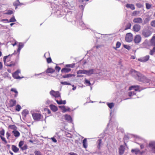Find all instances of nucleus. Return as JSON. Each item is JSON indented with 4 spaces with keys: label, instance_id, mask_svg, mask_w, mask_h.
Here are the masks:
<instances>
[{
    "label": "nucleus",
    "instance_id": "f257e3e1",
    "mask_svg": "<svg viewBox=\"0 0 155 155\" xmlns=\"http://www.w3.org/2000/svg\"><path fill=\"white\" fill-rule=\"evenodd\" d=\"M131 74L133 77L139 81L145 83H150V80L147 79L143 75L134 70H131Z\"/></svg>",
    "mask_w": 155,
    "mask_h": 155
},
{
    "label": "nucleus",
    "instance_id": "f03ea898",
    "mask_svg": "<svg viewBox=\"0 0 155 155\" xmlns=\"http://www.w3.org/2000/svg\"><path fill=\"white\" fill-rule=\"evenodd\" d=\"M140 89L139 86L138 85H133L130 87L129 88V90L132 89L134 90V91H131L128 93V95L130 97H132L131 98H135L136 97V91H138Z\"/></svg>",
    "mask_w": 155,
    "mask_h": 155
},
{
    "label": "nucleus",
    "instance_id": "7ed1b4c3",
    "mask_svg": "<svg viewBox=\"0 0 155 155\" xmlns=\"http://www.w3.org/2000/svg\"><path fill=\"white\" fill-rule=\"evenodd\" d=\"M147 147L151 152L155 153V141H150L147 145Z\"/></svg>",
    "mask_w": 155,
    "mask_h": 155
},
{
    "label": "nucleus",
    "instance_id": "20e7f679",
    "mask_svg": "<svg viewBox=\"0 0 155 155\" xmlns=\"http://www.w3.org/2000/svg\"><path fill=\"white\" fill-rule=\"evenodd\" d=\"M152 33V32L150 30L146 28L143 29L142 31V35L145 38L150 36Z\"/></svg>",
    "mask_w": 155,
    "mask_h": 155
},
{
    "label": "nucleus",
    "instance_id": "39448f33",
    "mask_svg": "<svg viewBox=\"0 0 155 155\" xmlns=\"http://www.w3.org/2000/svg\"><path fill=\"white\" fill-rule=\"evenodd\" d=\"M150 43L151 46H155L153 49L150 51L149 53V54L152 55L155 52V36L152 37L150 41Z\"/></svg>",
    "mask_w": 155,
    "mask_h": 155
},
{
    "label": "nucleus",
    "instance_id": "423d86ee",
    "mask_svg": "<svg viewBox=\"0 0 155 155\" xmlns=\"http://www.w3.org/2000/svg\"><path fill=\"white\" fill-rule=\"evenodd\" d=\"M20 73L21 70L19 69H18L16 71H15L12 74V76L14 79H20L23 78H24L23 76L20 77L18 75V74Z\"/></svg>",
    "mask_w": 155,
    "mask_h": 155
},
{
    "label": "nucleus",
    "instance_id": "0eeeda50",
    "mask_svg": "<svg viewBox=\"0 0 155 155\" xmlns=\"http://www.w3.org/2000/svg\"><path fill=\"white\" fill-rule=\"evenodd\" d=\"M50 94L51 95L54 97L55 98L61 97L60 94L58 91H55L52 90L50 91Z\"/></svg>",
    "mask_w": 155,
    "mask_h": 155
},
{
    "label": "nucleus",
    "instance_id": "6e6552de",
    "mask_svg": "<svg viewBox=\"0 0 155 155\" xmlns=\"http://www.w3.org/2000/svg\"><path fill=\"white\" fill-rule=\"evenodd\" d=\"M133 39V35L131 33L127 34L125 36V40L127 42H130Z\"/></svg>",
    "mask_w": 155,
    "mask_h": 155
},
{
    "label": "nucleus",
    "instance_id": "1a4fd4ad",
    "mask_svg": "<svg viewBox=\"0 0 155 155\" xmlns=\"http://www.w3.org/2000/svg\"><path fill=\"white\" fill-rule=\"evenodd\" d=\"M150 58L149 55H147L141 58L138 59V60L141 62H144L147 61Z\"/></svg>",
    "mask_w": 155,
    "mask_h": 155
},
{
    "label": "nucleus",
    "instance_id": "9d476101",
    "mask_svg": "<svg viewBox=\"0 0 155 155\" xmlns=\"http://www.w3.org/2000/svg\"><path fill=\"white\" fill-rule=\"evenodd\" d=\"M24 43L22 42H19L18 43V48L17 50V52L18 53V56L21 50L24 47Z\"/></svg>",
    "mask_w": 155,
    "mask_h": 155
},
{
    "label": "nucleus",
    "instance_id": "9b49d317",
    "mask_svg": "<svg viewBox=\"0 0 155 155\" xmlns=\"http://www.w3.org/2000/svg\"><path fill=\"white\" fill-rule=\"evenodd\" d=\"M141 29V26L137 24H135L133 27V29L135 32L139 31Z\"/></svg>",
    "mask_w": 155,
    "mask_h": 155
},
{
    "label": "nucleus",
    "instance_id": "f8f14e48",
    "mask_svg": "<svg viewBox=\"0 0 155 155\" xmlns=\"http://www.w3.org/2000/svg\"><path fill=\"white\" fill-rule=\"evenodd\" d=\"M59 107L63 111V112H65L67 111H70V108L68 107L64 106H59Z\"/></svg>",
    "mask_w": 155,
    "mask_h": 155
},
{
    "label": "nucleus",
    "instance_id": "ddd939ff",
    "mask_svg": "<svg viewBox=\"0 0 155 155\" xmlns=\"http://www.w3.org/2000/svg\"><path fill=\"white\" fill-rule=\"evenodd\" d=\"M141 37L140 35H136L134 39L135 42L137 44L139 43L141 41Z\"/></svg>",
    "mask_w": 155,
    "mask_h": 155
},
{
    "label": "nucleus",
    "instance_id": "4468645a",
    "mask_svg": "<svg viewBox=\"0 0 155 155\" xmlns=\"http://www.w3.org/2000/svg\"><path fill=\"white\" fill-rule=\"evenodd\" d=\"M143 19L140 18H137L134 19L133 22L134 23L141 24L142 23Z\"/></svg>",
    "mask_w": 155,
    "mask_h": 155
},
{
    "label": "nucleus",
    "instance_id": "2eb2a0df",
    "mask_svg": "<svg viewBox=\"0 0 155 155\" xmlns=\"http://www.w3.org/2000/svg\"><path fill=\"white\" fill-rule=\"evenodd\" d=\"M65 120L71 123L72 121V119L70 115L68 114H65L64 116Z\"/></svg>",
    "mask_w": 155,
    "mask_h": 155
},
{
    "label": "nucleus",
    "instance_id": "dca6fc26",
    "mask_svg": "<svg viewBox=\"0 0 155 155\" xmlns=\"http://www.w3.org/2000/svg\"><path fill=\"white\" fill-rule=\"evenodd\" d=\"M95 70L93 69H92L89 70H85V74L87 75H90L91 74H93Z\"/></svg>",
    "mask_w": 155,
    "mask_h": 155
},
{
    "label": "nucleus",
    "instance_id": "f3484780",
    "mask_svg": "<svg viewBox=\"0 0 155 155\" xmlns=\"http://www.w3.org/2000/svg\"><path fill=\"white\" fill-rule=\"evenodd\" d=\"M12 133L14 135L15 137H18L20 135V133L19 131H18L17 130H13L12 132Z\"/></svg>",
    "mask_w": 155,
    "mask_h": 155
},
{
    "label": "nucleus",
    "instance_id": "a211bd4d",
    "mask_svg": "<svg viewBox=\"0 0 155 155\" xmlns=\"http://www.w3.org/2000/svg\"><path fill=\"white\" fill-rule=\"evenodd\" d=\"M124 147L122 145L120 146V148L119 149V154L120 155H122L124 153Z\"/></svg>",
    "mask_w": 155,
    "mask_h": 155
},
{
    "label": "nucleus",
    "instance_id": "6ab92c4d",
    "mask_svg": "<svg viewBox=\"0 0 155 155\" xmlns=\"http://www.w3.org/2000/svg\"><path fill=\"white\" fill-rule=\"evenodd\" d=\"M55 71V70L51 68H48L46 71V72L47 73L49 74H52L54 73Z\"/></svg>",
    "mask_w": 155,
    "mask_h": 155
},
{
    "label": "nucleus",
    "instance_id": "aec40b11",
    "mask_svg": "<svg viewBox=\"0 0 155 155\" xmlns=\"http://www.w3.org/2000/svg\"><path fill=\"white\" fill-rule=\"evenodd\" d=\"M49 107L51 110L54 112H56L58 110V107L54 105L50 104Z\"/></svg>",
    "mask_w": 155,
    "mask_h": 155
},
{
    "label": "nucleus",
    "instance_id": "412c9836",
    "mask_svg": "<svg viewBox=\"0 0 155 155\" xmlns=\"http://www.w3.org/2000/svg\"><path fill=\"white\" fill-rule=\"evenodd\" d=\"M126 6L127 8H130L132 10H134L135 9L134 5L133 4H127Z\"/></svg>",
    "mask_w": 155,
    "mask_h": 155
},
{
    "label": "nucleus",
    "instance_id": "4be33fe9",
    "mask_svg": "<svg viewBox=\"0 0 155 155\" xmlns=\"http://www.w3.org/2000/svg\"><path fill=\"white\" fill-rule=\"evenodd\" d=\"M10 107H13L15 106L16 104V101L15 100L11 99L10 101Z\"/></svg>",
    "mask_w": 155,
    "mask_h": 155
},
{
    "label": "nucleus",
    "instance_id": "5701e85b",
    "mask_svg": "<svg viewBox=\"0 0 155 155\" xmlns=\"http://www.w3.org/2000/svg\"><path fill=\"white\" fill-rule=\"evenodd\" d=\"M12 150L15 153H17L19 150V149L15 145H13L12 146Z\"/></svg>",
    "mask_w": 155,
    "mask_h": 155
},
{
    "label": "nucleus",
    "instance_id": "b1692460",
    "mask_svg": "<svg viewBox=\"0 0 155 155\" xmlns=\"http://www.w3.org/2000/svg\"><path fill=\"white\" fill-rule=\"evenodd\" d=\"M32 115L34 120H39V114L36 113H33L32 114Z\"/></svg>",
    "mask_w": 155,
    "mask_h": 155
},
{
    "label": "nucleus",
    "instance_id": "393cba45",
    "mask_svg": "<svg viewBox=\"0 0 155 155\" xmlns=\"http://www.w3.org/2000/svg\"><path fill=\"white\" fill-rule=\"evenodd\" d=\"M55 100L56 101L57 103V104H65L66 103V102L65 100L62 101L61 100H60L59 101L58 100H56V99H55Z\"/></svg>",
    "mask_w": 155,
    "mask_h": 155
},
{
    "label": "nucleus",
    "instance_id": "a878e982",
    "mask_svg": "<svg viewBox=\"0 0 155 155\" xmlns=\"http://www.w3.org/2000/svg\"><path fill=\"white\" fill-rule=\"evenodd\" d=\"M71 69L70 68H63L61 70L62 73H68L71 71Z\"/></svg>",
    "mask_w": 155,
    "mask_h": 155
},
{
    "label": "nucleus",
    "instance_id": "bb28decb",
    "mask_svg": "<svg viewBox=\"0 0 155 155\" xmlns=\"http://www.w3.org/2000/svg\"><path fill=\"white\" fill-rule=\"evenodd\" d=\"M28 111L26 109L23 110L22 112V114L23 116L25 118L26 117V115L27 114H28Z\"/></svg>",
    "mask_w": 155,
    "mask_h": 155
},
{
    "label": "nucleus",
    "instance_id": "cd10ccee",
    "mask_svg": "<svg viewBox=\"0 0 155 155\" xmlns=\"http://www.w3.org/2000/svg\"><path fill=\"white\" fill-rule=\"evenodd\" d=\"M83 144L84 147L86 148L87 147V141L86 138H85L83 140Z\"/></svg>",
    "mask_w": 155,
    "mask_h": 155
},
{
    "label": "nucleus",
    "instance_id": "c85d7f7f",
    "mask_svg": "<svg viewBox=\"0 0 155 155\" xmlns=\"http://www.w3.org/2000/svg\"><path fill=\"white\" fill-rule=\"evenodd\" d=\"M97 147L98 149H100L102 145V140L101 139H99L97 141Z\"/></svg>",
    "mask_w": 155,
    "mask_h": 155
},
{
    "label": "nucleus",
    "instance_id": "c756f323",
    "mask_svg": "<svg viewBox=\"0 0 155 155\" xmlns=\"http://www.w3.org/2000/svg\"><path fill=\"white\" fill-rule=\"evenodd\" d=\"M84 84H86L87 86H90L91 85V84L90 83V81L85 79L84 80Z\"/></svg>",
    "mask_w": 155,
    "mask_h": 155
},
{
    "label": "nucleus",
    "instance_id": "7c9ffc66",
    "mask_svg": "<svg viewBox=\"0 0 155 155\" xmlns=\"http://www.w3.org/2000/svg\"><path fill=\"white\" fill-rule=\"evenodd\" d=\"M8 127L14 130H16L17 129V127L14 125H10L8 126Z\"/></svg>",
    "mask_w": 155,
    "mask_h": 155
},
{
    "label": "nucleus",
    "instance_id": "2f4dec72",
    "mask_svg": "<svg viewBox=\"0 0 155 155\" xmlns=\"http://www.w3.org/2000/svg\"><path fill=\"white\" fill-rule=\"evenodd\" d=\"M85 70H79L77 71V74H85Z\"/></svg>",
    "mask_w": 155,
    "mask_h": 155
},
{
    "label": "nucleus",
    "instance_id": "473e14b6",
    "mask_svg": "<svg viewBox=\"0 0 155 155\" xmlns=\"http://www.w3.org/2000/svg\"><path fill=\"white\" fill-rule=\"evenodd\" d=\"M140 11H134L133 12L132 15L133 16H136L139 14Z\"/></svg>",
    "mask_w": 155,
    "mask_h": 155
},
{
    "label": "nucleus",
    "instance_id": "72a5a7b5",
    "mask_svg": "<svg viewBox=\"0 0 155 155\" xmlns=\"http://www.w3.org/2000/svg\"><path fill=\"white\" fill-rule=\"evenodd\" d=\"M74 76V75L71 74H67L63 75L62 77L64 78H68L71 77L72 76Z\"/></svg>",
    "mask_w": 155,
    "mask_h": 155
},
{
    "label": "nucleus",
    "instance_id": "f704fd0d",
    "mask_svg": "<svg viewBox=\"0 0 155 155\" xmlns=\"http://www.w3.org/2000/svg\"><path fill=\"white\" fill-rule=\"evenodd\" d=\"M150 20V18L149 17L146 18L144 20L143 22V25H144L148 23Z\"/></svg>",
    "mask_w": 155,
    "mask_h": 155
},
{
    "label": "nucleus",
    "instance_id": "c9c22d12",
    "mask_svg": "<svg viewBox=\"0 0 155 155\" xmlns=\"http://www.w3.org/2000/svg\"><path fill=\"white\" fill-rule=\"evenodd\" d=\"M79 24L82 27L81 29L83 30L85 28L86 26L85 25L84 23L83 22V21H81L79 22Z\"/></svg>",
    "mask_w": 155,
    "mask_h": 155
},
{
    "label": "nucleus",
    "instance_id": "e433bc0d",
    "mask_svg": "<svg viewBox=\"0 0 155 155\" xmlns=\"http://www.w3.org/2000/svg\"><path fill=\"white\" fill-rule=\"evenodd\" d=\"M16 21V20L15 18V16L13 15L9 19V22H14Z\"/></svg>",
    "mask_w": 155,
    "mask_h": 155
},
{
    "label": "nucleus",
    "instance_id": "4c0bfd02",
    "mask_svg": "<svg viewBox=\"0 0 155 155\" xmlns=\"http://www.w3.org/2000/svg\"><path fill=\"white\" fill-rule=\"evenodd\" d=\"M21 108V107L19 104H18L15 107V110L17 111H19Z\"/></svg>",
    "mask_w": 155,
    "mask_h": 155
},
{
    "label": "nucleus",
    "instance_id": "58836bf2",
    "mask_svg": "<svg viewBox=\"0 0 155 155\" xmlns=\"http://www.w3.org/2000/svg\"><path fill=\"white\" fill-rule=\"evenodd\" d=\"M131 24L130 23H129L127 24L126 26V28L124 29V30H127L128 29H130V28L131 27Z\"/></svg>",
    "mask_w": 155,
    "mask_h": 155
},
{
    "label": "nucleus",
    "instance_id": "ea45409f",
    "mask_svg": "<svg viewBox=\"0 0 155 155\" xmlns=\"http://www.w3.org/2000/svg\"><path fill=\"white\" fill-rule=\"evenodd\" d=\"M75 65V63H73L71 64H68L66 65V67L67 68H73L74 67Z\"/></svg>",
    "mask_w": 155,
    "mask_h": 155
},
{
    "label": "nucleus",
    "instance_id": "a19ab883",
    "mask_svg": "<svg viewBox=\"0 0 155 155\" xmlns=\"http://www.w3.org/2000/svg\"><path fill=\"white\" fill-rule=\"evenodd\" d=\"M19 3H20V2L19 0H17L15 2L13 3V5L14 6H18L19 5H18Z\"/></svg>",
    "mask_w": 155,
    "mask_h": 155
},
{
    "label": "nucleus",
    "instance_id": "79ce46f5",
    "mask_svg": "<svg viewBox=\"0 0 155 155\" xmlns=\"http://www.w3.org/2000/svg\"><path fill=\"white\" fill-rule=\"evenodd\" d=\"M107 104L108 107L110 108L111 109L114 106V104L113 103H107Z\"/></svg>",
    "mask_w": 155,
    "mask_h": 155
},
{
    "label": "nucleus",
    "instance_id": "37998d69",
    "mask_svg": "<svg viewBox=\"0 0 155 155\" xmlns=\"http://www.w3.org/2000/svg\"><path fill=\"white\" fill-rule=\"evenodd\" d=\"M15 63H14L13 61H11L10 64H7L6 66L8 67H11L12 66H15Z\"/></svg>",
    "mask_w": 155,
    "mask_h": 155
},
{
    "label": "nucleus",
    "instance_id": "c03bdc74",
    "mask_svg": "<svg viewBox=\"0 0 155 155\" xmlns=\"http://www.w3.org/2000/svg\"><path fill=\"white\" fill-rule=\"evenodd\" d=\"M0 138H1L2 140L5 142V144H6L7 143V142L5 138V137L0 135Z\"/></svg>",
    "mask_w": 155,
    "mask_h": 155
},
{
    "label": "nucleus",
    "instance_id": "a18cd8bd",
    "mask_svg": "<svg viewBox=\"0 0 155 155\" xmlns=\"http://www.w3.org/2000/svg\"><path fill=\"white\" fill-rule=\"evenodd\" d=\"M4 75L5 76V77H7L8 78H10V79H11V77L8 73L6 72L4 73Z\"/></svg>",
    "mask_w": 155,
    "mask_h": 155
},
{
    "label": "nucleus",
    "instance_id": "49530a36",
    "mask_svg": "<svg viewBox=\"0 0 155 155\" xmlns=\"http://www.w3.org/2000/svg\"><path fill=\"white\" fill-rule=\"evenodd\" d=\"M20 148L23 151L26 150L27 148V146L26 144H25L23 146H22V147Z\"/></svg>",
    "mask_w": 155,
    "mask_h": 155
},
{
    "label": "nucleus",
    "instance_id": "de8ad7c7",
    "mask_svg": "<svg viewBox=\"0 0 155 155\" xmlns=\"http://www.w3.org/2000/svg\"><path fill=\"white\" fill-rule=\"evenodd\" d=\"M146 8L147 9H149L151 7V5L146 3Z\"/></svg>",
    "mask_w": 155,
    "mask_h": 155
},
{
    "label": "nucleus",
    "instance_id": "09e8293b",
    "mask_svg": "<svg viewBox=\"0 0 155 155\" xmlns=\"http://www.w3.org/2000/svg\"><path fill=\"white\" fill-rule=\"evenodd\" d=\"M13 11L11 10H8L7 11V12L5 13L6 14L10 15L13 14Z\"/></svg>",
    "mask_w": 155,
    "mask_h": 155
},
{
    "label": "nucleus",
    "instance_id": "8fccbe9b",
    "mask_svg": "<svg viewBox=\"0 0 155 155\" xmlns=\"http://www.w3.org/2000/svg\"><path fill=\"white\" fill-rule=\"evenodd\" d=\"M9 56L10 55H8L5 56L3 57V61L4 64H5V63H6V60L7 59Z\"/></svg>",
    "mask_w": 155,
    "mask_h": 155
},
{
    "label": "nucleus",
    "instance_id": "3c124183",
    "mask_svg": "<svg viewBox=\"0 0 155 155\" xmlns=\"http://www.w3.org/2000/svg\"><path fill=\"white\" fill-rule=\"evenodd\" d=\"M24 144V141H21L19 142L18 143V147L20 148L23 146Z\"/></svg>",
    "mask_w": 155,
    "mask_h": 155
},
{
    "label": "nucleus",
    "instance_id": "603ef678",
    "mask_svg": "<svg viewBox=\"0 0 155 155\" xmlns=\"http://www.w3.org/2000/svg\"><path fill=\"white\" fill-rule=\"evenodd\" d=\"M10 91L12 92H13L15 93H18V91L15 88H12L11 89Z\"/></svg>",
    "mask_w": 155,
    "mask_h": 155
},
{
    "label": "nucleus",
    "instance_id": "864d4df0",
    "mask_svg": "<svg viewBox=\"0 0 155 155\" xmlns=\"http://www.w3.org/2000/svg\"><path fill=\"white\" fill-rule=\"evenodd\" d=\"M5 135V130L4 129H2L0 131V135L2 136H4Z\"/></svg>",
    "mask_w": 155,
    "mask_h": 155
},
{
    "label": "nucleus",
    "instance_id": "5fc2aeb1",
    "mask_svg": "<svg viewBox=\"0 0 155 155\" xmlns=\"http://www.w3.org/2000/svg\"><path fill=\"white\" fill-rule=\"evenodd\" d=\"M79 2L83 5H86V0H79Z\"/></svg>",
    "mask_w": 155,
    "mask_h": 155
},
{
    "label": "nucleus",
    "instance_id": "6e6d98bb",
    "mask_svg": "<svg viewBox=\"0 0 155 155\" xmlns=\"http://www.w3.org/2000/svg\"><path fill=\"white\" fill-rule=\"evenodd\" d=\"M123 46L125 48L128 50H130L131 48L130 46L128 45H124Z\"/></svg>",
    "mask_w": 155,
    "mask_h": 155
},
{
    "label": "nucleus",
    "instance_id": "4d7b16f0",
    "mask_svg": "<svg viewBox=\"0 0 155 155\" xmlns=\"http://www.w3.org/2000/svg\"><path fill=\"white\" fill-rule=\"evenodd\" d=\"M150 25L153 27H155V20L151 21Z\"/></svg>",
    "mask_w": 155,
    "mask_h": 155
},
{
    "label": "nucleus",
    "instance_id": "13d9d810",
    "mask_svg": "<svg viewBox=\"0 0 155 155\" xmlns=\"http://www.w3.org/2000/svg\"><path fill=\"white\" fill-rule=\"evenodd\" d=\"M139 150L138 149H132L131 150V152H134L136 154H137L139 152Z\"/></svg>",
    "mask_w": 155,
    "mask_h": 155
},
{
    "label": "nucleus",
    "instance_id": "bf43d9fd",
    "mask_svg": "<svg viewBox=\"0 0 155 155\" xmlns=\"http://www.w3.org/2000/svg\"><path fill=\"white\" fill-rule=\"evenodd\" d=\"M61 84H62L63 85H71V84L70 83H68L66 81L61 82Z\"/></svg>",
    "mask_w": 155,
    "mask_h": 155
},
{
    "label": "nucleus",
    "instance_id": "052dcab7",
    "mask_svg": "<svg viewBox=\"0 0 155 155\" xmlns=\"http://www.w3.org/2000/svg\"><path fill=\"white\" fill-rule=\"evenodd\" d=\"M136 5L139 8H141L143 6V5L140 3H137L136 4Z\"/></svg>",
    "mask_w": 155,
    "mask_h": 155
},
{
    "label": "nucleus",
    "instance_id": "680f3d73",
    "mask_svg": "<svg viewBox=\"0 0 155 155\" xmlns=\"http://www.w3.org/2000/svg\"><path fill=\"white\" fill-rule=\"evenodd\" d=\"M121 45V43L119 41L117 42L116 44V48H119Z\"/></svg>",
    "mask_w": 155,
    "mask_h": 155
},
{
    "label": "nucleus",
    "instance_id": "e2e57ef3",
    "mask_svg": "<svg viewBox=\"0 0 155 155\" xmlns=\"http://www.w3.org/2000/svg\"><path fill=\"white\" fill-rule=\"evenodd\" d=\"M47 61L48 63H50L52 62V60L51 57H49L47 58Z\"/></svg>",
    "mask_w": 155,
    "mask_h": 155
},
{
    "label": "nucleus",
    "instance_id": "0e129e2a",
    "mask_svg": "<svg viewBox=\"0 0 155 155\" xmlns=\"http://www.w3.org/2000/svg\"><path fill=\"white\" fill-rule=\"evenodd\" d=\"M55 70L58 72H59L61 69V68L58 66H56L55 67Z\"/></svg>",
    "mask_w": 155,
    "mask_h": 155
},
{
    "label": "nucleus",
    "instance_id": "69168bd1",
    "mask_svg": "<svg viewBox=\"0 0 155 155\" xmlns=\"http://www.w3.org/2000/svg\"><path fill=\"white\" fill-rule=\"evenodd\" d=\"M51 139L52 140V141L54 143H56L57 142V140L54 137L51 138Z\"/></svg>",
    "mask_w": 155,
    "mask_h": 155
},
{
    "label": "nucleus",
    "instance_id": "338daca9",
    "mask_svg": "<svg viewBox=\"0 0 155 155\" xmlns=\"http://www.w3.org/2000/svg\"><path fill=\"white\" fill-rule=\"evenodd\" d=\"M6 135L7 138L8 139L9 137L11 136L10 134L8 132H7L6 133Z\"/></svg>",
    "mask_w": 155,
    "mask_h": 155
},
{
    "label": "nucleus",
    "instance_id": "774afa93",
    "mask_svg": "<svg viewBox=\"0 0 155 155\" xmlns=\"http://www.w3.org/2000/svg\"><path fill=\"white\" fill-rule=\"evenodd\" d=\"M85 5H81L79 6L80 9H81L82 11H83L84 7L85 6Z\"/></svg>",
    "mask_w": 155,
    "mask_h": 155
}]
</instances>
